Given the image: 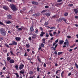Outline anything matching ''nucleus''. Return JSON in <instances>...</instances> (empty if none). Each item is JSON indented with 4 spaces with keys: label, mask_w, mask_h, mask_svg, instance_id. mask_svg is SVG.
Wrapping results in <instances>:
<instances>
[{
    "label": "nucleus",
    "mask_w": 78,
    "mask_h": 78,
    "mask_svg": "<svg viewBox=\"0 0 78 78\" xmlns=\"http://www.w3.org/2000/svg\"><path fill=\"white\" fill-rule=\"evenodd\" d=\"M10 8L13 11H17V7L14 4H10Z\"/></svg>",
    "instance_id": "1"
},
{
    "label": "nucleus",
    "mask_w": 78,
    "mask_h": 78,
    "mask_svg": "<svg viewBox=\"0 0 78 78\" xmlns=\"http://www.w3.org/2000/svg\"><path fill=\"white\" fill-rule=\"evenodd\" d=\"M1 33L3 36H5L6 35V31L3 28H2L0 30Z\"/></svg>",
    "instance_id": "2"
},
{
    "label": "nucleus",
    "mask_w": 78,
    "mask_h": 78,
    "mask_svg": "<svg viewBox=\"0 0 78 78\" xmlns=\"http://www.w3.org/2000/svg\"><path fill=\"white\" fill-rule=\"evenodd\" d=\"M24 65L23 63H21L20 65L19 66L18 68L20 70L23 69L24 67Z\"/></svg>",
    "instance_id": "3"
},
{
    "label": "nucleus",
    "mask_w": 78,
    "mask_h": 78,
    "mask_svg": "<svg viewBox=\"0 0 78 78\" xmlns=\"http://www.w3.org/2000/svg\"><path fill=\"white\" fill-rule=\"evenodd\" d=\"M17 45V42L15 41H12V43L9 44V45Z\"/></svg>",
    "instance_id": "4"
},
{
    "label": "nucleus",
    "mask_w": 78,
    "mask_h": 78,
    "mask_svg": "<svg viewBox=\"0 0 78 78\" xmlns=\"http://www.w3.org/2000/svg\"><path fill=\"white\" fill-rule=\"evenodd\" d=\"M40 15H41L40 13H36L34 14L33 15V16H34L35 17H39Z\"/></svg>",
    "instance_id": "5"
},
{
    "label": "nucleus",
    "mask_w": 78,
    "mask_h": 78,
    "mask_svg": "<svg viewBox=\"0 0 78 78\" xmlns=\"http://www.w3.org/2000/svg\"><path fill=\"white\" fill-rule=\"evenodd\" d=\"M34 27V26H32L30 27V30L31 33H33V32L34 31V28H33Z\"/></svg>",
    "instance_id": "6"
},
{
    "label": "nucleus",
    "mask_w": 78,
    "mask_h": 78,
    "mask_svg": "<svg viewBox=\"0 0 78 78\" xmlns=\"http://www.w3.org/2000/svg\"><path fill=\"white\" fill-rule=\"evenodd\" d=\"M54 39H55L54 37H52L51 38V40H49L48 41V43H52V42H53V40H54Z\"/></svg>",
    "instance_id": "7"
},
{
    "label": "nucleus",
    "mask_w": 78,
    "mask_h": 78,
    "mask_svg": "<svg viewBox=\"0 0 78 78\" xmlns=\"http://www.w3.org/2000/svg\"><path fill=\"white\" fill-rule=\"evenodd\" d=\"M3 8L5 10V11H8L9 9V8L7 6H5L3 7Z\"/></svg>",
    "instance_id": "8"
},
{
    "label": "nucleus",
    "mask_w": 78,
    "mask_h": 78,
    "mask_svg": "<svg viewBox=\"0 0 78 78\" xmlns=\"http://www.w3.org/2000/svg\"><path fill=\"white\" fill-rule=\"evenodd\" d=\"M32 3L33 5H39V3H38V2L35 1L32 2Z\"/></svg>",
    "instance_id": "9"
},
{
    "label": "nucleus",
    "mask_w": 78,
    "mask_h": 78,
    "mask_svg": "<svg viewBox=\"0 0 78 78\" xmlns=\"http://www.w3.org/2000/svg\"><path fill=\"white\" fill-rule=\"evenodd\" d=\"M14 62H15V61H14V60L13 59H11L9 61V62L10 64H13L14 63Z\"/></svg>",
    "instance_id": "10"
},
{
    "label": "nucleus",
    "mask_w": 78,
    "mask_h": 78,
    "mask_svg": "<svg viewBox=\"0 0 78 78\" xmlns=\"http://www.w3.org/2000/svg\"><path fill=\"white\" fill-rule=\"evenodd\" d=\"M25 73V69H22V70L20 71V73L21 74H23Z\"/></svg>",
    "instance_id": "11"
},
{
    "label": "nucleus",
    "mask_w": 78,
    "mask_h": 78,
    "mask_svg": "<svg viewBox=\"0 0 78 78\" xmlns=\"http://www.w3.org/2000/svg\"><path fill=\"white\" fill-rule=\"evenodd\" d=\"M45 34V32H44L43 31H42L41 32V34H40V37H43L44 35Z\"/></svg>",
    "instance_id": "12"
},
{
    "label": "nucleus",
    "mask_w": 78,
    "mask_h": 78,
    "mask_svg": "<svg viewBox=\"0 0 78 78\" xmlns=\"http://www.w3.org/2000/svg\"><path fill=\"white\" fill-rule=\"evenodd\" d=\"M44 16H46L47 17H50V14L48 13H46L44 14Z\"/></svg>",
    "instance_id": "13"
},
{
    "label": "nucleus",
    "mask_w": 78,
    "mask_h": 78,
    "mask_svg": "<svg viewBox=\"0 0 78 78\" xmlns=\"http://www.w3.org/2000/svg\"><path fill=\"white\" fill-rule=\"evenodd\" d=\"M15 39L16 41H20V39H21L19 37H17L15 38Z\"/></svg>",
    "instance_id": "14"
},
{
    "label": "nucleus",
    "mask_w": 78,
    "mask_h": 78,
    "mask_svg": "<svg viewBox=\"0 0 78 78\" xmlns=\"http://www.w3.org/2000/svg\"><path fill=\"white\" fill-rule=\"evenodd\" d=\"M64 41L63 40H60L59 41L58 44H60L61 45V44H62L64 42Z\"/></svg>",
    "instance_id": "15"
},
{
    "label": "nucleus",
    "mask_w": 78,
    "mask_h": 78,
    "mask_svg": "<svg viewBox=\"0 0 78 78\" xmlns=\"http://www.w3.org/2000/svg\"><path fill=\"white\" fill-rule=\"evenodd\" d=\"M37 58L38 61H39L40 62H41V59L39 58V56H37Z\"/></svg>",
    "instance_id": "16"
},
{
    "label": "nucleus",
    "mask_w": 78,
    "mask_h": 78,
    "mask_svg": "<svg viewBox=\"0 0 78 78\" xmlns=\"http://www.w3.org/2000/svg\"><path fill=\"white\" fill-rule=\"evenodd\" d=\"M0 25H3L5 27H6V25H5V24L4 23H3V22H2L1 21H0Z\"/></svg>",
    "instance_id": "17"
},
{
    "label": "nucleus",
    "mask_w": 78,
    "mask_h": 78,
    "mask_svg": "<svg viewBox=\"0 0 78 78\" xmlns=\"http://www.w3.org/2000/svg\"><path fill=\"white\" fill-rule=\"evenodd\" d=\"M7 18H8V19H11L12 16H11V15H9L7 16Z\"/></svg>",
    "instance_id": "18"
},
{
    "label": "nucleus",
    "mask_w": 78,
    "mask_h": 78,
    "mask_svg": "<svg viewBox=\"0 0 78 78\" xmlns=\"http://www.w3.org/2000/svg\"><path fill=\"white\" fill-rule=\"evenodd\" d=\"M66 42H67V43H66V45L67 47H69V41L67 39H66Z\"/></svg>",
    "instance_id": "19"
},
{
    "label": "nucleus",
    "mask_w": 78,
    "mask_h": 78,
    "mask_svg": "<svg viewBox=\"0 0 78 78\" xmlns=\"http://www.w3.org/2000/svg\"><path fill=\"white\" fill-rule=\"evenodd\" d=\"M11 58L10 57H8L7 58V61H10Z\"/></svg>",
    "instance_id": "20"
},
{
    "label": "nucleus",
    "mask_w": 78,
    "mask_h": 78,
    "mask_svg": "<svg viewBox=\"0 0 78 78\" xmlns=\"http://www.w3.org/2000/svg\"><path fill=\"white\" fill-rule=\"evenodd\" d=\"M42 42L44 44H45V39L44 38L42 39Z\"/></svg>",
    "instance_id": "21"
},
{
    "label": "nucleus",
    "mask_w": 78,
    "mask_h": 78,
    "mask_svg": "<svg viewBox=\"0 0 78 78\" xmlns=\"http://www.w3.org/2000/svg\"><path fill=\"white\" fill-rule=\"evenodd\" d=\"M74 11L75 12V14H77L78 12V10L76 9H74Z\"/></svg>",
    "instance_id": "22"
},
{
    "label": "nucleus",
    "mask_w": 78,
    "mask_h": 78,
    "mask_svg": "<svg viewBox=\"0 0 78 78\" xmlns=\"http://www.w3.org/2000/svg\"><path fill=\"white\" fill-rule=\"evenodd\" d=\"M30 46L29 44H26V48H30Z\"/></svg>",
    "instance_id": "23"
},
{
    "label": "nucleus",
    "mask_w": 78,
    "mask_h": 78,
    "mask_svg": "<svg viewBox=\"0 0 78 78\" xmlns=\"http://www.w3.org/2000/svg\"><path fill=\"white\" fill-rule=\"evenodd\" d=\"M14 74H15V75H16V78H19V74H18L17 73H14Z\"/></svg>",
    "instance_id": "24"
},
{
    "label": "nucleus",
    "mask_w": 78,
    "mask_h": 78,
    "mask_svg": "<svg viewBox=\"0 0 78 78\" xmlns=\"http://www.w3.org/2000/svg\"><path fill=\"white\" fill-rule=\"evenodd\" d=\"M65 19V18H59L58 19L59 21L61 22L62 20H64Z\"/></svg>",
    "instance_id": "25"
},
{
    "label": "nucleus",
    "mask_w": 78,
    "mask_h": 78,
    "mask_svg": "<svg viewBox=\"0 0 78 78\" xmlns=\"http://www.w3.org/2000/svg\"><path fill=\"white\" fill-rule=\"evenodd\" d=\"M61 77V75L60 74H58L57 76H56V78H60Z\"/></svg>",
    "instance_id": "26"
},
{
    "label": "nucleus",
    "mask_w": 78,
    "mask_h": 78,
    "mask_svg": "<svg viewBox=\"0 0 78 78\" xmlns=\"http://www.w3.org/2000/svg\"><path fill=\"white\" fill-rule=\"evenodd\" d=\"M32 35L33 36H34V37H37V35L36 34H32Z\"/></svg>",
    "instance_id": "27"
},
{
    "label": "nucleus",
    "mask_w": 78,
    "mask_h": 78,
    "mask_svg": "<svg viewBox=\"0 0 78 78\" xmlns=\"http://www.w3.org/2000/svg\"><path fill=\"white\" fill-rule=\"evenodd\" d=\"M69 15V13H68V12H65L64 14V16H67Z\"/></svg>",
    "instance_id": "28"
},
{
    "label": "nucleus",
    "mask_w": 78,
    "mask_h": 78,
    "mask_svg": "<svg viewBox=\"0 0 78 78\" xmlns=\"http://www.w3.org/2000/svg\"><path fill=\"white\" fill-rule=\"evenodd\" d=\"M41 68H39V67H37V72H39L40 71V69H41Z\"/></svg>",
    "instance_id": "29"
},
{
    "label": "nucleus",
    "mask_w": 78,
    "mask_h": 78,
    "mask_svg": "<svg viewBox=\"0 0 78 78\" xmlns=\"http://www.w3.org/2000/svg\"><path fill=\"white\" fill-rule=\"evenodd\" d=\"M63 53V52H59L58 53V55H61Z\"/></svg>",
    "instance_id": "30"
},
{
    "label": "nucleus",
    "mask_w": 78,
    "mask_h": 78,
    "mask_svg": "<svg viewBox=\"0 0 78 78\" xmlns=\"http://www.w3.org/2000/svg\"><path fill=\"white\" fill-rule=\"evenodd\" d=\"M5 45L6 46V47H7V48H9V45H8L7 44H5Z\"/></svg>",
    "instance_id": "31"
},
{
    "label": "nucleus",
    "mask_w": 78,
    "mask_h": 78,
    "mask_svg": "<svg viewBox=\"0 0 78 78\" xmlns=\"http://www.w3.org/2000/svg\"><path fill=\"white\" fill-rule=\"evenodd\" d=\"M29 74L30 75H33L34 74V73L33 71H30L29 72Z\"/></svg>",
    "instance_id": "32"
},
{
    "label": "nucleus",
    "mask_w": 78,
    "mask_h": 78,
    "mask_svg": "<svg viewBox=\"0 0 78 78\" xmlns=\"http://www.w3.org/2000/svg\"><path fill=\"white\" fill-rule=\"evenodd\" d=\"M12 23L10 21H8L6 22V23H7V24H9Z\"/></svg>",
    "instance_id": "33"
},
{
    "label": "nucleus",
    "mask_w": 78,
    "mask_h": 78,
    "mask_svg": "<svg viewBox=\"0 0 78 78\" xmlns=\"http://www.w3.org/2000/svg\"><path fill=\"white\" fill-rule=\"evenodd\" d=\"M51 30H55L56 27H52L50 28Z\"/></svg>",
    "instance_id": "34"
},
{
    "label": "nucleus",
    "mask_w": 78,
    "mask_h": 78,
    "mask_svg": "<svg viewBox=\"0 0 78 78\" xmlns=\"http://www.w3.org/2000/svg\"><path fill=\"white\" fill-rule=\"evenodd\" d=\"M15 67L16 68V70H18V65H16L15 66Z\"/></svg>",
    "instance_id": "35"
},
{
    "label": "nucleus",
    "mask_w": 78,
    "mask_h": 78,
    "mask_svg": "<svg viewBox=\"0 0 78 78\" xmlns=\"http://www.w3.org/2000/svg\"><path fill=\"white\" fill-rule=\"evenodd\" d=\"M73 6V5L72 4H69L68 5V6H69L70 7Z\"/></svg>",
    "instance_id": "36"
},
{
    "label": "nucleus",
    "mask_w": 78,
    "mask_h": 78,
    "mask_svg": "<svg viewBox=\"0 0 78 78\" xmlns=\"http://www.w3.org/2000/svg\"><path fill=\"white\" fill-rule=\"evenodd\" d=\"M49 36V34H48V33H46V36L45 37H48Z\"/></svg>",
    "instance_id": "37"
},
{
    "label": "nucleus",
    "mask_w": 78,
    "mask_h": 78,
    "mask_svg": "<svg viewBox=\"0 0 78 78\" xmlns=\"http://www.w3.org/2000/svg\"><path fill=\"white\" fill-rule=\"evenodd\" d=\"M48 25V22H46L44 23V25H45V26H47Z\"/></svg>",
    "instance_id": "38"
},
{
    "label": "nucleus",
    "mask_w": 78,
    "mask_h": 78,
    "mask_svg": "<svg viewBox=\"0 0 78 78\" xmlns=\"http://www.w3.org/2000/svg\"><path fill=\"white\" fill-rule=\"evenodd\" d=\"M75 66L76 68H77V69H78V64H76V63H75Z\"/></svg>",
    "instance_id": "39"
},
{
    "label": "nucleus",
    "mask_w": 78,
    "mask_h": 78,
    "mask_svg": "<svg viewBox=\"0 0 78 78\" xmlns=\"http://www.w3.org/2000/svg\"><path fill=\"white\" fill-rule=\"evenodd\" d=\"M59 72H60V70H57V71L55 73L56 74H58L59 73Z\"/></svg>",
    "instance_id": "40"
},
{
    "label": "nucleus",
    "mask_w": 78,
    "mask_h": 78,
    "mask_svg": "<svg viewBox=\"0 0 78 78\" xmlns=\"http://www.w3.org/2000/svg\"><path fill=\"white\" fill-rule=\"evenodd\" d=\"M44 44H43V43H42L41 44V47H44Z\"/></svg>",
    "instance_id": "41"
},
{
    "label": "nucleus",
    "mask_w": 78,
    "mask_h": 78,
    "mask_svg": "<svg viewBox=\"0 0 78 78\" xmlns=\"http://www.w3.org/2000/svg\"><path fill=\"white\" fill-rule=\"evenodd\" d=\"M7 49H5V50H4L3 51L4 53H7Z\"/></svg>",
    "instance_id": "42"
},
{
    "label": "nucleus",
    "mask_w": 78,
    "mask_h": 78,
    "mask_svg": "<svg viewBox=\"0 0 78 78\" xmlns=\"http://www.w3.org/2000/svg\"><path fill=\"white\" fill-rule=\"evenodd\" d=\"M52 18H53L54 19H56V16L54 15L52 17Z\"/></svg>",
    "instance_id": "43"
},
{
    "label": "nucleus",
    "mask_w": 78,
    "mask_h": 78,
    "mask_svg": "<svg viewBox=\"0 0 78 78\" xmlns=\"http://www.w3.org/2000/svg\"><path fill=\"white\" fill-rule=\"evenodd\" d=\"M47 11L45 10H44L41 12V13H44V12H45Z\"/></svg>",
    "instance_id": "44"
},
{
    "label": "nucleus",
    "mask_w": 78,
    "mask_h": 78,
    "mask_svg": "<svg viewBox=\"0 0 78 78\" xmlns=\"http://www.w3.org/2000/svg\"><path fill=\"white\" fill-rule=\"evenodd\" d=\"M38 29H37L35 31V33H36V34H38Z\"/></svg>",
    "instance_id": "45"
},
{
    "label": "nucleus",
    "mask_w": 78,
    "mask_h": 78,
    "mask_svg": "<svg viewBox=\"0 0 78 78\" xmlns=\"http://www.w3.org/2000/svg\"><path fill=\"white\" fill-rule=\"evenodd\" d=\"M24 56H27V52H25L24 54Z\"/></svg>",
    "instance_id": "46"
},
{
    "label": "nucleus",
    "mask_w": 78,
    "mask_h": 78,
    "mask_svg": "<svg viewBox=\"0 0 78 78\" xmlns=\"http://www.w3.org/2000/svg\"><path fill=\"white\" fill-rule=\"evenodd\" d=\"M43 66L44 67H46V66H47V65L45 63H44Z\"/></svg>",
    "instance_id": "47"
},
{
    "label": "nucleus",
    "mask_w": 78,
    "mask_h": 78,
    "mask_svg": "<svg viewBox=\"0 0 78 78\" xmlns=\"http://www.w3.org/2000/svg\"><path fill=\"white\" fill-rule=\"evenodd\" d=\"M21 28L22 29V30H25V27L23 26L21 27Z\"/></svg>",
    "instance_id": "48"
},
{
    "label": "nucleus",
    "mask_w": 78,
    "mask_h": 78,
    "mask_svg": "<svg viewBox=\"0 0 78 78\" xmlns=\"http://www.w3.org/2000/svg\"><path fill=\"white\" fill-rule=\"evenodd\" d=\"M17 30H18L19 31H22V28H17Z\"/></svg>",
    "instance_id": "49"
},
{
    "label": "nucleus",
    "mask_w": 78,
    "mask_h": 78,
    "mask_svg": "<svg viewBox=\"0 0 78 78\" xmlns=\"http://www.w3.org/2000/svg\"><path fill=\"white\" fill-rule=\"evenodd\" d=\"M49 35H50V36H51V37H53V34H52V33H49Z\"/></svg>",
    "instance_id": "50"
},
{
    "label": "nucleus",
    "mask_w": 78,
    "mask_h": 78,
    "mask_svg": "<svg viewBox=\"0 0 78 78\" xmlns=\"http://www.w3.org/2000/svg\"><path fill=\"white\" fill-rule=\"evenodd\" d=\"M58 41H59V40H58V39L55 41V43H58Z\"/></svg>",
    "instance_id": "51"
},
{
    "label": "nucleus",
    "mask_w": 78,
    "mask_h": 78,
    "mask_svg": "<svg viewBox=\"0 0 78 78\" xmlns=\"http://www.w3.org/2000/svg\"><path fill=\"white\" fill-rule=\"evenodd\" d=\"M67 38H68V39H70V38H71V37H72L70 36H67Z\"/></svg>",
    "instance_id": "52"
},
{
    "label": "nucleus",
    "mask_w": 78,
    "mask_h": 78,
    "mask_svg": "<svg viewBox=\"0 0 78 78\" xmlns=\"http://www.w3.org/2000/svg\"><path fill=\"white\" fill-rule=\"evenodd\" d=\"M10 53L12 55H14V53H13V52H12V51H10Z\"/></svg>",
    "instance_id": "53"
},
{
    "label": "nucleus",
    "mask_w": 78,
    "mask_h": 78,
    "mask_svg": "<svg viewBox=\"0 0 78 78\" xmlns=\"http://www.w3.org/2000/svg\"><path fill=\"white\" fill-rule=\"evenodd\" d=\"M40 29L41 31H43V28L42 27H40Z\"/></svg>",
    "instance_id": "54"
},
{
    "label": "nucleus",
    "mask_w": 78,
    "mask_h": 78,
    "mask_svg": "<svg viewBox=\"0 0 78 78\" xmlns=\"http://www.w3.org/2000/svg\"><path fill=\"white\" fill-rule=\"evenodd\" d=\"M52 48H53V50H54V51H55L56 50V49H55V47H51Z\"/></svg>",
    "instance_id": "55"
},
{
    "label": "nucleus",
    "mask_w": 78,
    "mask_h": 78,
    "mask_svg": "<svg viewBox=\"0 0 78 78\" xmlns=\"http://www.w3.org/2000/svg\"><path fill=\"white\" fill-rule=\"evenodd\" d=\"M62 0H58L57 1V2H58V3H59V2H62Z\"/></svg>",
    "instance_id": "56"
},
{
    "label": "nucleus",
    "mask_w": 78,
    "mask_h": 78,
    "mask_svg": "<svg viewBox=\"0 0 78 78\" xmlns=\"http://www.w3.org/2000/svg\"><path fill=\"white\" fill-rule=\"evenodd\" d=\"M45 8H49V6H48L47 5H46L45 6Z\"/></svg>",
    "instance_id": "57"
},
{
    "label": "nucleus",
    "mask_w": 78,
    "mask_h": 78,
    "mask_svg": "<svg viewBox=\"0 0 78 78\" xmlns=\"http://www.w3.org/2000/svg\"><path fill=\"white\" fill-rule=\"evenodd\" d=\"M63 20V21H64L65 22V23H67V21H66V19H64Z\"/></svg>",
    "instance_id": "58"
},
{
    "label": "nucleus",
    "mask_w": 78,
    "mask_h": 78,
    "mask_svg": "<svg viewBox=\"0 0 78 78\" xmlns=\"http://www.w3.org/2000/svg\"><path fill=\"white\" fill-rule=\"evenodd\" d=\"M57 53H58V52H57V51H55L54 52V54H55V55H57Z\"/></svg>",
    "instance_id": "59"
},
{
    "label": "nucleus",
    "mask_w": 78,
    "mask_h": 78,
    "mask_svg": "<svg viewBox=\"0 0 78 78\" xmlns=\"http://www.w3.org/2000/svg\"><path fill=\"white\" fill-rule=\"evenodd\" d=\"M9 55H10V52H8V53H7V57L9 56Z\"/></svg>",
    "instance_id": "60"
},
{
    "label": "nucleus",
    "mask_w": 78,
    "mask_h": 78,
    "mask_svg": "<svg viewBox=\"0 0 78 78\" xmlns=\"http://www.w3.org/2000/svg\"><path fill=\"white\" fill-rule=\"evenodd\" d=\"M58 46V44H57L55 46V48H56V47Z\"/></svg>",
    "instance_id": "61"
},
{
    "label": "nucleus",
    "mask_w": 78,
    "mask_h": 78,
    "mask_svg": "<svg viewBox=\"0 0 78 78\" xmlns=\"http://www.w3.org/2000/svg\"><path fill=\"white\" fill-rule=\"evenodd\" d=\"M72 75V73H70L68 74V76H70Z\"/></svg>",
    "instance_id": "62"
},
{
    "label": "nucleus",
    "mask_w": 78,
    "mask_h": 78,
    "mask_svg": "<svg viewBox=\"0 0 78 78\" xmlns=\"http://www.w3.org/2000/svg\"><path fill=\"white\" fill-rule=\"evenodd\" d=\"M56 44V43L54 42L53 44V46H55V44Z\"/></svg>",
    "instance_id": "63"
},
{
    "label": "nucleus",
    "mask_w": 78,
    "mask_h": 78,
    "mask_svg": "<svg viewBox=\"0 0 78 78\" xmlns=\"http://www.w3.org/2000/svg\"><path fill=\"white\" fill-rule=\"evenodd\" d=\"M75 19H78V16H75Z\"/></svg>",
    "instance_id": "64"
}]
</instances>
